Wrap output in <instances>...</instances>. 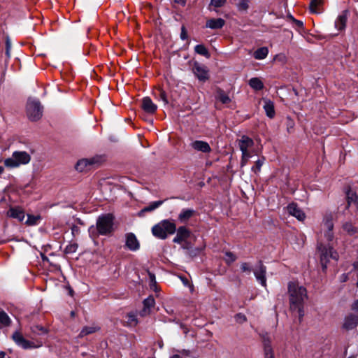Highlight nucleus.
Returning a JSON list of instances; mask_svg holds the SVG:
<instances>
[{
	"instance_id": "obj_28",
	"label": "nucleus",
	"mask_w": 358,
	"mask_h": 358,
	"mask_svg": "<svg viewBox=\"0 0 358 358\" xmlns=\"http://www.w3.org/2000/svg\"><path fill=\"white\" fill-rule=\"evenodd\" d=\"M99 329V327L96 326H87L83 328L81 331L80 332L78 337L83 338L87 335L92 334Z\"/></svg>"
},
{
	"instance_id": "obj_36",
	"label": "nucleus",
	"mask_w": 358,
	"mask_h": 358,
	"mask_svg": "<svg viewBox=\"0 0 358 358\" xmlns=\"http://www.w3.org/2000/svg\"><path fill=\"white\" fill-rule=\"evenodd\" d=\"M217 99L224 104L229 103L231 101L229 96L222 91L219 92Z\"/></svg>"
},
{
	"instance_id": "obj_54",
	"label": "nucleus",
	"mask_w": 358,
	"mask_h": 358,
	"mask_svg": "<svg viewBox=\"0 0 358 358\" xmlns=\"http://www.w3.org/2000/svg\"><path fill=\"white\" fill-rule=\"evenodd\" d=\"M170 358H182V357L178 355H174L171 356Z\"/></svg>"
},
{
	"instance_id": "obj_4",
	"label": "nucleus",
	"mask_w": 358,
	"mask_h": 358,
	"mask_svg": "<svg viewBox=\"0 0 358 358\" xmlns=\"http://www.w3.org/2000/svg\"><path fill=\"white\" fill-rule=\"evenodd\" d=\"M31 161V156L25 151H15L11 157L4 160V165L8 169H15L26 165Z\"/></svg>"
},
{
	"instance_id": "obj_8",
	"label": "nucleus",
	"mask_w": 358,
	"mask_h": 358,
	"mask_svg": "<svg viewBox=\"0 0 358 358\" xmlns=\"http://www.w3.org/2000/svg\"><path fill=\"white\" fill-rule=\"evenodd\" d=\"M99 162L100 158L98 157L89 159H82L77 162L76 169L80 172L86 171Z\"/></svg>"
},
{
	"instance_id": "obj_6",
	"label": "nucleus",
	"mask_w": 358,
	"mask_h": 358,
	"mask_svg": "<svg viewBox=\"0 0 358 358\" xmlns=\"http://www.w3.org/2000/svg\"><path fill=\"white\" fill-rule=\"evenodd\" d=\"M43 107L38 100L29 99L27 103V115L31 121H36L42 117Z\"/></svg>"
},
{
	"instance_id": "obj_33",
	"label": "nucleus",
	"mask_w": 358,
	"mask_h": 358,
	"mask_svg": "<svg viewBox=\"0 0 358 358\" xmlns=\"http://www.w3.org/2000/svg\"><path fill=\"white\" fill-rule=\"evenodd\" d=\"M194 50L200 55L204 56L207 58L210 57V54L207 48L202 44L196 45L194 48Z\"/></svg>"
},
{
	"instance_id": "obj_43",
	"label": "nucleus",
	"mask_w": 358,
	"mask_h": 358,
	"mask_svg": "<svg viewBox=\"0 0 358 358\" xmlns=\"http://www.w3.org/2000/svg\"><path fill=\"white\" fill-rule=\"evenodd\" d=\"M238 7L239 10H246L248 8V3L245 0L239 2Z\"/></svg>"
},
{
	"instance_id": "obj_42",
	"label": "nucleus",
	"mask_w": 358,
	"mask_h": 358,
	"mask_svg": "<svg viewBox=\"0 0 358 358\" xmlns=\"http://www.w3.org/2000/svg\"><path fill=\"white\" fill-rule=\"evenodd\" d=\"M11 43L8 38L6 41V55L8 58L10 57Z\"/></svg>"
},
{
	"instance_id": "obj_38",
	"label": "nucleus",
	"mask_w": 358,
	"mask_h": 358,
	"mask_svg": "<svg viewBox=\"0 0 358 358\" xmlns=\"http://www.w3.org/2000/svg\"><path fill=\"white\" fill-rule=\"evenodd\" d=\"M250 157L251 154L250 152H242V157L241 161V166H245Z\"/></svg>"
},
{
	"instance_id": "obj_7",
	"label": "nucleus",
	"mask_w": 358,
	"mask_h": 358,
	"mask_svg": "<svg viewBox=\"0 0 358 358\" xmlns=\"http://www.w3.org/2000/svg\"><path fill=\"white\" fill-rule=\"evenodd\" d=\"M12 337L15 343L24 349L38 348L43 345L42 341H40L35 343L26 340L22 334L17 331L15 332Z\"/></svg>"
},
{
	"instance_id": "obj_39",
	"label": "nucleus",
	"mask_w": 358,
	"mask_h": 358,
	"mask_svg": "<svg viewBox=\"0 0 358 358\" xmlns=\"http://www.w3.org/2000/svg\"><path fill=\"white\" fill-rule=\"evenodd\" d=\"M241 269L243 272L250 273L252 271L251 266L249 263L243 262L241 264Z\"/></svg>"
},
{
	"instance_id": "obj_46",
	"label": "nucleus",
	"mask_w": 358,
	"mask_h": 358,
	"mask_svg": "<svg viewBox=\"0 0 358 358\" xmlns=\"http://www.w3.org/2000/svg\"><path fill=\"white\" fill-rule=\"evenodd\" d=\"M236 319L237 322H243L246 320V317L243 314L239 313L236 315Z\"/></svg>"
},
{
	"instance_id": "obj_15",
	"label": "nucleus",
	"mask_w": 358,
	"mask_h": 358,
	"mask_svg": "<svg viewBox=\"0 0 358 358\" xmlns=\"http://www.w3.org/2000/svg\"><path fill=\"white\" fill-rule=\"evenodd\" d=\"M358 325V316L354 314H349L344 320L343 327L347 330L355 329Z\"/></svg>"
},
{
	"instance_id": "obj_48",
	"label": "nucleus",
	"mask_w": 358,
	"mask_h": 358,
	"mask_svg": "<svg viewBox=\"0 0 358 358\" xmlns=\"http://www.w3.org/2000/svg\"><path fill=\"white\" fill-rule=\"evenodd\" d=\"M76 250V246L74 245H68L66 248V252H74Z\"/></svg>"
},
{
	"instance_id": "obj_45",
	"label": "nucleus",
	"mask_w": 358,
	"mask_h": 358,
	"mask_svg": "<svg viewBox=\"0 0 358 358\" xmlns=\"http://www.w3.org/2000/svg\"><path fill=\"white\" fill-rule=\"evenodd\" d=\"M188 38L187 32L184 26L181 27L180 38L182 40H186Z\"/></svg>"
},
{
	"instance_id": "obj_24",
	"label": "nucleus",
	"mask_w": 358,
	"mask_h": 358,
	"mask_svg": "<svg viewBox=\"0 0 358 358\" xmlns=\"http://www.w3.org/2000/svg\"><path fill=\"white\" fill-rule=\"evenodd\" d=\"M195 210L191 208H184L181 210L178 215V220L181 222H185L188 221L194 215Z\"/></svg>"
},
{
	"instance_id": "obj_16",
	"label": "nucleus",
	"mask_w": 358,
	"mask_h": 358,
	"mask_svg": "<svg viewBox=\"0 0 358 358\" xmlns=\"http://www.w3.org/2000/svg\"><path fill=\"white\" fill-rule=\"evenodd\" d=\"M191 147L199 152L208 153L211 151L209 144L203 141H195L191 143Z\"/></svg>"
},
{
	"instance_id": "obj_31",
	"label": "nucleus",
	"mask_w": 358,
	"mask_h": 358,
	"mask_svg": "<svg viewBox=\"0 0 358 358\" xmlns=\"http://www.w3.org/2000/svg\"><path fill=\"white\" fill-rule=\"evenodd\" d=\"M155 299L152 296H149L143 301L144 308L143 312L146 314L149 313V309L155 306Z\"/></svg>"
},
{
	"instance_id": "obj_58",
	"label": "nucleus",
	"mask_w": 358,
	"mask_h": 358,
	"mask_svg": "<svg viewBox=\"0 0 358 358\" xmlns=\"http://www.w3.org/2000/svg\"><path fill=\"white\" fill-rule=\"evenodd\" d=\"M279 56L278 55H276V57H275V59H277Z\"/></svg>"
},
{
	"instance_id": "obj_34",
	"label": "nucleus",
	"mask_w": 358,
	"mask_h": 358,
	"mask_svg": "<svg viewBox=\"0 0 358 358\" xmlns=\"http://www.w3.org/2000/svg\"><path fill=\"white\" fill-rule=\"evenodd\" d=\"M237 257L235 254L231 252H226L224 259L227 264H231L236 260Z\"/></svg>"
},
{
	"instance_id": "obj_14",
	"label": "nucleus",
	"mask_w": 358,
	"mask_h": 358,
	"mask_svg": "<svg viewBox=\"0 0 358 358\" xmlns=\"http://www.w3.org/2000/svg\"><path fill=\"white\" fill-rule=\"evenodd\" d=\"M287 212L289 215L295 217L300 221H303L306 218L305 213L294 203L288 205Z\"/></svg>"
},
{
	"instance_id": "obj_35",
	"label": "nucleus",
	"mask_w": 358,
	"mask_h": 358,
	"mask_svg": "<svg viewBox=\"0 0 358 358\" xmlns=\"http://www.w3.org/2000/svg\"><path fill=\"white\" fill-rule=\"evenodd\" d=\"M9 322L10 319L8 315L3 311H0V324L6 326Z\"/></svg>"
},
{
	"instance_id": "obj_41",
	"label": "nucleus",
	"mask_w": 358,
	"mask_h": 358,
	"mask_svg": "<svg viewBox=\"0 0 358 358\" xmlns=\"http://www.w3.org/2000/svg\"><path fill=\"white\" fill-rule=\"evenodd\" d=\"M343 227V229L349 234H353L355 232L354 227L350 223L347 222L344 224Z\"/></svg>"
},
{
	"instance_id": "obj_27",
	"label": "nucleus",
	"mask_w": 358,
	"mask_h": 358,
	"mask_svg": "<svg viewBox=\"0 0 358 358\" xmlns=\"http://www.w3.org/2000/svg\"><path fill=\"white\" fill-rule=\"evenodd\" d=\"M322 0H312L310 3L309 8L311 13H320V8L322 5Z\"/></svg>"
},
{
	"instance_id": "obj_59",
	"label": "nucleus",
	"mask_w": 358,
	"mask_h": 358,
	"mask_svg": "<svg viewBox=\"0 0 358 358\" xmlns=\"http://www.w3.org/2000/svg\"><path fill=\"white\" fill-rule=\"evenodd\" d=\"M357 286H358V282H357Z\"/></svg>"
},
{
	"instance_id": "obj_32",
	"label": "nucleus",
	"mask_w": 358,
	"mask_h": 358,
	"mask_svg": "<svg viewBox=\"0 0 358 358\" xmlns=\"http://www.w3.org/2000/svg\"><path fill=\"white\" fill-rule=\"evenodd\" d=\"M41 217L40 215H27V219L25 224L28 226H34L38 224Z\"/></svg>"
},
{
	"instance_id": "obj_9",
	"label": "nucleus",
	"mask_w": 358,
	"mask_h": 358,
	"mask_svg": "<svg viewBox=\"0 0 358 358\" xmlns=\"http://www.w3.org/2000/svg\"><path fill=\"white\" fill-rule=\"evenodd\" d=\"M192 71L200 81L204 82L208 79V71L204 65L195 62Z\"/></svg>"
},
{
	"instance_id": "obj_21",
	"label": "nucleus",
	"mask_w": 358,
	"mask_h": 358,
	"mask_svg": "<svg viewBox=\"0 0 358 358\" xmlns=\"http://www.w3.org/2000/svg\"><path fill=\"white\" fill-rule=\"evenodd\" d=\"M263 108L265 110L266 115L271 119L273 118L275 115L273 102L271 101V100L266 99H263Z\"/></svg>"
},
{
	"instance_id": "obj_1",
	"label": "nucleus",
	"mask_w": 358,
	"mask_h": 358,
	"mask_svg": "<svg viewBox=\"0 0 358 358\" xmlns=\"http://www.w3.org/2000/svg\"><path fill=\"white\" fill-rule=\"evenodd\" d=\"M334 215L331 213H325L323 221L321 224L320 234L317 238V250L320 252V262L323 269L327 268V263L330 259L337 260L338 258V253L333 250L331 246L328 243H324V239L330 242L334 238Z\"/></svg>"
},
{
	"instance_id": "obj_26",
	"label": "nucleus",
	"mask_w": 358,
	"mask_h": 358,
	"mask_svg": "<svg viewBox=\"0 0 358 358\" xmlns=\"http://www.w3.org/2000/svg\"><path fill=\"white\" fill-rule=\"evenodd\" d=\"M268 54V49L266 47H262L255 51L253 56L256 59H264Z\"/></svg>"
},
{
	"instance_id": "obj_5",
	"label": "nucleus",
	"mask_w": 358,
	"mask_h": 358,
	"mask_svg": "<svg viewBox=\"0 0 358 358\" xmlns=\"http://www.w3.org/2000/svg\"><path fill=\"white\" fill-rule=\"evenodd\" d=\"M114 217L108 213L99 216L96 221V229L99 234L108 235L113 231Z\"/></svg>"
},
{
	"instance_id": "obj_49",
	"label": "nucleus",
	"mask_w": 358,
	"mask_h": 358,
	"mask_svg": "<svg viewBox=\"0 0 358 358\" xmlns=\"http://www.w3.org/2000/svg\"><path fill=\"white\" fill-rule=\"evenodd\" d=\"M352 308L354 310L358 311V300L355 301L352 304Z\"/></svg>"
},
{
	"instance_id": "obj_25",
	"label": "nucleus",
	"mask_w": 358,
	"mask_h": 358,
	"mask_svg": "<svg viewBox=\"0 0 358 358\" xmlns=\"http://www.w3.org/2000/svg\"><path fill=\"white\" fill-rule=\"evenodd\" d=\"M124 322L129 327H135L138 324L136 315L133 313H127L125 315Z\"/></svg>"
},
{
	"instance_id": "obj_55",
	"label": "nucleus",
	"mask_w": 358,
	"mask_h": 358,
	"mask_svg": "<svg viewBox=\"0 0 358 358\" xmlns=\"http://www.w3.org/2000/svg\"><path fill=\"white\" fill-rule=\"evenodd\" d=\"M4 168L1 166H0V175L3 172Z\"/></svg>"
},
{
	"instance_id": "obj_22",
	"label": "nucleus",
	"mask_w": 358,
	"mask_h": 358,
	"mask_svg": "<svg viewBox=\"0 0 358 358\" xmlns=\"http://www.w3.org/2000/svg\"><path fill=\"white\" fill-rule=\"evenodd\" d=\"M347 19V11H343L338 16L335 21L336 28L339 31L343 30L346 26Z\"/></svg>"
},
{
	"instance_id": "obj_51",
	"label": "nucleus",
	"mask_w": 358,
	"mask_h": 358,
	"mask_svg": "<svg viewBox=\"0 0 358 358\" xmlns=\"http://www.w3.org/2000/svg\"><path fill=\"white\" fill-rule=\"evenodd\" d=\"M0 358H10L4 352H0Z\"/></svg>"
},
{
	"instance_id": "obj_57",
	"label": "nucleus",
	"mask_w": 358,
	"mask_h": 358,
	"mask_svg": "<svg viewBox=\"0 0 358 358\" xmlns=\"http://www.w3.org/2000/svg\"><path fill=\"white\" fill-rule=\"evenodd\" d=\"M150 278L152 280H153V279H155V275H150Z\"/></svg>"
},
{
	"instance_id": "obj_56",
	"label": "nucleus",
	"mask_w": 358,
	"mask_h": 358,
	"mask_svg": "<svg viewBox=\"0 0 358 358\" xmlns=\"http://www.w3.org/2000/svg\"><path fill=\"white\" fill-rule=\"evenodd\" d=\"M178 1L181 3H182V4L185 3V0H178Z\"/></svg>"
},
{
	"instance_id": "obj_2",
	"label": "nucleus",
	"mask_w": 358,
	"mask_h": 358,
	"mask_svg": "<svg viewBox=\"0 0 358 358\" xmlns=\"http://www.w3.org/2000/svg\"><path fill=\"white\" fill-rule=\"evenodd\" d=\"M290 309L296 311L300 318L303 316V304L307 299V290L298 282H290L288 285Z\"/></svg>"
},
{
	"instance_id": "obj_47",
	"label": "nucleus",
	"mask_w": 358,
	"mask_h": 358,
	"mask_svg": "<svg viewBox=\"0 0 358 358\" xmlns=\"http://www.w3.org/2000/svg\"><path fill=\"white\" fill-rule=\"evenodd\" d=\"M38 331H41V334H44L47 333V331H46L45 329H44L43 327H39V326H36V327L32 330V331H33L34 333H36V332H37Z\"/></svg>"
},
{
	"instance_id": "obj_52",
	"label": "nucleus",
	"mask_w": 358,
	"mask_h": 358,
	"mask_svg": "<svg viewBox=\"0 0 358 358\" xmlns=\"http://www.w3.org/2000/svg\"><path fill=\"white\" fill-rule=\"evenodd\" d=\"M180 352L186 356H189L190 355V352L188 350H182Z\"/></svg>"
},
{
	"instance_id": "obj_13",
	"label": "nucleus",
	"mask_w": 358,
	"mask_h": 358,
	"mask_svg": "<svg viewBox=\"0 0 358 358\" xmlns=\"http://www.w3.org/2000/svg\"><path fill=\"white\" fill-rule=\"evenodd\" d=\"M177 232L176 236L173 238V241L176 243H181L186 241L190 236V231L185 227H180L176 231Z\"/></svg>"
},
{
	"instance_id": "obj_10",
	"label": "nucleus",
	"mask_w": 358,
	"mask_h": 358,
	"mask_svg": "<svg viewBox=\"0 0 358 358\" xmlns=\"http://www.w3.org/2000/svg\"><path fill=\"white\" fill-rule=\"evenodd\" d=\"M254 275L256 277L257 280L260 282V284L266 287V268L262 264V262H259L258 265L253 270Z\"/></svg>"
},
{
	"instance_id": "obj_44",
	"label": "nucleus",
	"mask_w": 358,
	"mask_h": 358,
	"mask_svg": "<svg viewBox=\"0 0 358 358\" xmlns=\"http://www.w3.org/2000/svg\"><path fill=\"white\" fill-rule=\"evenodd\" d=\"M159 92V98L165 103H168V100H167V98H166V93L164 91H163L162 90H158Z\"/></svg>"
},
{
	"instance_id": "obj_17",
	"label": "nucleus",
	"mask_w": 358,
	"mask_h": 358,
	"mask_svg": "<svg viewBox=\"0 0 358 358\" xmlns=\"http://www.w3.org/2000/svg\"><path fill=\"white\" fill-rule=\"evenodd\" d=\"M141 107L148 113H154L157 108L148 96L143 99Z\"/></svg>"
},
{
	"instance_id": "obj_30",
	"label": "nucleus",
	"mask_w": 358,
	"mask_h": 358,
	"mask_svg": "<svg viewBox=\"0 0 358 358\" xmlns=\"http://www.w3.org/2000/svg\"><path fill=\"white\" fill-rule=\"evenodd\" d=\"M163 201H153L150 203L148 206L143 208L141 211V213L145 212H151L157 208L158 207H159L163 203Z\"/></svg>"
},
{
	"instance_id": "obj_18",
	"label": "nucleus",
	"mask_w": 358,
	"mask_h": 358,
	"mask_svg": "<svg viewBox=\"0 0 358 358\" xmlns=\"http://www.w3.org/2000/svg\"><path fill=\"white\" fill-rule=\"evenodd\" d=\"M8 215L20 222L23 221L25 217L24 210L20 207L10 208L8 211Z\"/></svg>"
},
{
	"instance_id": "obj_50",
	"label": "nucleus",
	"mask_w": 358,
	"mask_h": 358,
	"mask_svg": "<svg viewBox=\"0 0 358 358\" xmlns=\"http://www.w3.org/2000/svg\"><path fill=\"white\" fill-rule=\"evenodd\" d=\"M294 22L299 27H302L303 24L301 21L294 19Z\"/></svg>"
},
{
	"instance_id": "obj_29",
	"label": "nucleus",
	"mask_w": 358,
	"mask_h": 358,
	"mask_svg": "<svg viewBox=\"0 0 358 358\" xmlns=\"http://www.w3.org/2000/svg\"><path fill=\"white\" fill-rule=\"evenodd\" d=\"M250 86L255 90H261L264 88L262 81L258 78H252L249 81Z\"/></svg>"
},
{
	"instance_id": "obj_11",
	"label": "nucleus",
	"mask_w": 358,
	"mask_h": 358,
	"mask_svg": "<svg viewBox=\"0 0 358 358\" xmlns=\"http://www.w3.org/2000/svg\"><path fill=\"white\" fill-rule=\"evenodd\" d=\"M264 345V358H275L273 348L271 346V338L267 334L262 336Z\"/></svg>"
},
{
	"instance_id": "obj_37",
	"label": "nucleus",
	"mask_w": 358,
	"mask_h": 358,
	"mask_svg": "<svg viewBox=\"0 0 358 358\" xmlns=\"http://www.w3.org/2000/svg\"><path fill=\"white\" fill-rule=\"evenodd\" d=\"M265 159L262 157V159H259L255 162V165L252 167V171L255 173H257L260 171Z\"/></svg>"
},
{
	"instance_id": "obj_12",
	"label": "nucleus",
	"mask_w": 358,
	"mask_h": 358,
	"mask_svg": "<svg viewBox=\"0 0 358 358\" xmlns=\"http://www.w3.org/2000/svg\"><path fill=\"white\" fill-rule=\"evenodd\" d=\"M126 247L131 250V251H136L140 248V243L133 233H128L126 234V243H125Z\"/></svg>"
},
{
	"instance_id": "obj_19",
	"label": "nucleus",
	"mask_w": 358,
	"mask_h": 358,
	"mask_svg": "<svg viewBox=\"0 0 358 358\" xmlns=\"http://www.w3.org/2000/svg\"><path fill=\"white\" fill-rule=\"evenodd\" d=\"M225 21L222 18H212L206 21V27L212 29H222Z\"/></svg>"
},
{
	"instance_id": "obj_20",
	"label": "nucleus",
	"mask_w": 358,
	"mask_h": 358,
	"mask_svg": "<svg viewBox=\"0 0 358 358\" xmlns=\"http://www.w3.org/2000/svg\"><path fill=\"white\" fill-rule=\"evenodd\" d=\"M238 145L241 152H249L248 149L254 145V141L252 138L243 136L239 140Z\"/></svg>"
},
{
	"instance_id": "obj_40",
	"label": "nucleus",
	"mask_w": 358,
	"mask_h": 358,
	"mask_svg": "<svg viewBox=\"0 0 358 358\" xmlns=\"http://www.w3.org/2000/svg\"><path fill=\"white\" fill-rule=\"evenodd\" d=\"M226 3V0H211L210 4L216 8H220L224 6Z\"/></svg>"
},
{
	"instance_id": "obj_53",
	"label": "nucleus",
	"mask_w": 358,
	"mask_h": 358,
	"mask_svg": "<svg viewBox=\"0 0 358 358\" xmlns=\"http://www.w3.org/2000/svg\"><path fill=\"white\" fill-rule=\"evenodd\" d=\"M181 279L185 285H187L189 284V281L186 278H182Z\"/></svg>"
},
{
	"instance_id": "obj_3",
	"label": "nucleus",
	"mask_w": 358,
	"mask_h": 358,
	"mask_svg": "<svg viewBox=\"0 0 358 358\" xmlns=\"http://www.w3.org/2000/svg\"><path fill=\"white\" fill-rule=\"evenodd\" d=\"M176 231V224L169 220H163L152 228L153 236L162 240L166 239L169 235L175 234Z\"/></svg>"
},
{
	"instance_id": "obj_23",
	"label": "nucleus",
	"mask_w": 358,
	"mask_h": 358,
	"mask_svg": "<svg viewBox=\"0 0 358 358\" xmlns=\"http://www.w3.org/2000/svg\"><path fill=\"white\" fill-rule=\"evenodd\" d=\"M347 199L349 206L355 207L358 211V194L352 190L347 193Z\"/></svg>"
}]
</instances>
